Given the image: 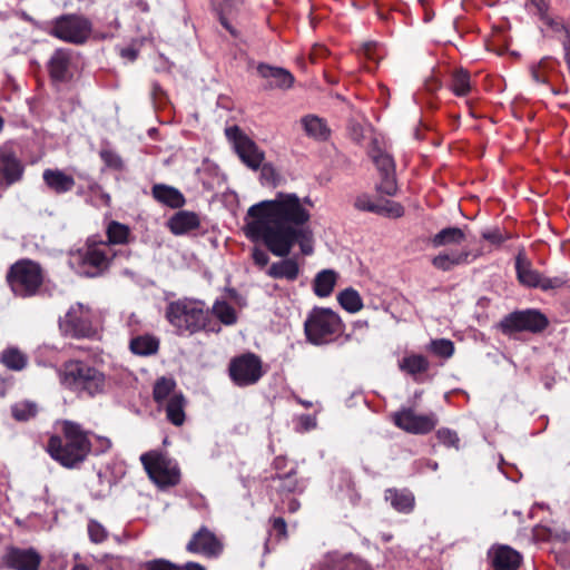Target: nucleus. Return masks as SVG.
Returning <instances> with one entry per match:
<instances>
[{
    "label": "nucleus",
    "instance_id": "0e129e2a",
    "mask_svg": "<svg viewBox=\"0 0 570 570\" xmlns=\"http://www.w3.org/2000/svg\"><path fill=\"white\" fill-rule=\"evenodd\" d=\"M325 52V49L322 47V46H317L313 49L312 53H311V59L312 61H315L316 58H318L320 56H322L323 53Z\"/></svg>",
    "mask_w": 570,
    "mask_h": 570
},
{
    "label": "nucleus",
    "instance_id": "f257e3e1",
    "mask_svg": "<svg viewBox=\"0 0 570 570\" xmlns=\"http://www.w3.org/2000/svg\"><path fill=\"white\" fill-rule=\"evenodd\" d=\"M247 216L245 235L263 242L275 256L287 257L296 243L304 255L312 254V232L306 226L311 214L297 195L278 193L275 199L250 206Z\"/></svg>",
    "mask_w": 570,
    "mask_h": 570
},
{
    "label": "nucleus",
    "instance_id": "e433bc0d",
    "mask_svg": "<svg viewBox=\"0 0 570 570\" xmlns=\"http://www.w3.org/2000/svg\"><path fill=\"white\" fill-rule=\"evenodd\" d=\"M11 413L17 421H28L37 415L38 405L32 401H20L11 406Z\"/></svg>",
    "mask_w": 570,
    "mask_h": 570
},
{
    "label": "nucleus",
    "instance_id": "dca6fc26",
    "mask_svg": "<svg viewBox=\"0 0 570 570\" xmlns=\"http://www.w3.org/2000/svg\"><path fill=\"white\" fill-rule=\"evenodd\" d=\"M1 561L6 568L11 570H38L41 556L32 548H9Z\"/></svg>",
    "mask_w": 570,
    "mask_h": 570
},
{
    "label": "nucleus",
    "instance_id": "20e7f679",
    "mask_svg": "<svg viewBox=\"0 0 570 570\" xmlns=\"http://www.w3.org/2000/svg\"><path fill=\"white\" fill-rule=\"evenodd\" d=\"M166 318L178 334L193 335L208 330L210 312L203 301L181 298L168 304Z\"/></svg>",
    "mask_w": 570,
    "mask_h": 570
},
{
    "label": "nucleus",
    "instance_id": "bb28decb",
    "mask_svg": "<svg viewBox=\"0 0 570 570\" xmlns=\"http://www.w3.org/2000/svg\"><path fill=\"white\" fill-rule=\"evenodd\" d=\"M185 405L186 401L183 394H173L165 405L167 420L176 426L183 425L186 419Z\"/></svg>",
    "mask_w": 570,
    "mask_h": 570
},
{
    "label": "nucleus",
    "instance_id": "6ab92c4d",
    "mask_svg": "<svg viewBox=\"0 0 570 570\" xmlns=\"http://www.w3.org/2000/svg\"><path fill=\"white\" fill-rule=\"evenodd\" d=\"M492 566L495 570H518L521 556L508 546H500L490 552Z\"/></svg>",
    "mask_w": 570,
    "mask_h": 570
},
{
    "label": "nucleus",
    "instance_id": "bf43d9fd",
    "mask_svg": "<svg viewBox=\"0 0 570 570\" xmlns=\"http://www.w3.org/2000/svg\"><path fill=\"white\" fill-rule=\"evenodd\" d=\"M273 527L275 530H277L279 533L286 532V522L283 518H276L273 521Z\"/></svg>",
    "mask_w": 570,
    "mask_h": 570
},
{
    "label": "nucleus",
    "instance_id": "ea45409f",
    "mask_svg": "<svg viewBox=\"0 0 570 570\" xmlns=\"http://www.w3.org/2000/svg\"><path fill=\"white\" fill-rule=\"evenodd\" d=\"M452 91L456 96H465L471 89L470 75L463 69H458L452 76Z\"/></svg>",
    "mask_w": 570,
    "mask_h": 570
},
{
    "label": "nucleus",
    "instance_id": "a878e982",
    "mask_svg": "<svg viewBox=\"0 0 570 570\" xmlns=\"http://www.w3.org/2000/svg\"><path fill=\"white\" fill-rule=\"evenodd\" d=\"M338 274L333 269L318 272L313 281V291L318 297L330 296L335 287Z\"/></svg>",
    "mask_w": 570,
    "mask_h": 570
},
{
    "label": "nucleus",
    "instance_id": "412c9836",
    "mask_svg": "<svg viewBox=\"0 0 570 570\" xmlns=\"http://www.w3.org/2000/svg\"><path fill=\"white\" fill-rule=\"evenodd\" d=\"M45 184L56 194L70 191L75 185V178L60 169H46L42 174Z\"/></svg>",
    "mask_w": 570,
    "mask_h": 570
},
{
    "label": "nucleus",
    "instance_id": "c85d7f7f",
    "mask_svg": "<svg viewBox=\"0 0 570 570\" xmlns=\"http://www.w3.org/2000/svg\"><path fill=\"white\" fill-rule=\"evenodd\" d=\"M466 236L462 228L460 227H446L436 233L431 243L433 247L449 246V245H460L465 240Z\"/></svg>",
    "mask_w": 570,
    "mask_h": 570
},
{
    "label": "nucleus",
    "instance_id": "473e14b6",
    "mask_svg": "<svg viewBox=\"0 0 570 570\" xmlns=\"http://www.w3.org/2000/svg\"><path fill=\"white\" fill-rule=\"evenodd\" d=\"M386 499L391 505L400 512H410L414 507V497L409 491L389 490Z\"/></svg>",
    "mask_w": 570,
    "mask_h": 570
},
{
    "label": "nucleus",
    "instance_id": "72a5a7b5",
    "mask_svg": "<svg viewBox=\"0 0 570 570\" xmlns=\"http://www.w3.org/2000/svg\"><path fill=\"white\" fill-rule=\"evenodd\" d=\"M302 125L305 132L315 139H326L328 129L323 119L316 116H306L302 118Z\"/></svg>",
    "mask_w": 570,
    "mask_h": 570
},
{
    "label": "nucleus",
    "instance_id": "a19ab883",
    "mask_svg": "<svg viewBox=\"0 0 570 570\" xmlns=\"http://www.w3.org/2000/svg\"><path fill=\"white\" fill-rule=\"evenodd\" d=\"M243 3L244 0H224L222 4L219 20L222 24L234 36L236 35V31L232 28L228 21V16H233L235 12H237Z\"/></svg>",
    "mask_w": 570,
    "mask_h": 570
},
{
    "label": "nucleus",
    "instance_id": "2f4dec72",
    "mask_svg": "<svg viewBox=\"0 0 570 570\" xmlns=\"http://www.w3.org/2000/svg\"><path fill=\"white\" fill-rule=\"evenodd\" d=\"M159 342L151 335H141L130 341L132 353L141 356L155 354L158 351Z\"/></svg>",
    "mask_w": 570,
    "mask_h": 570
},
{
    "label": "nucleus",
    "instance_id": "f3484780",
    "mask_svg": "<svg viewBox=\"0 0 570 570\" xmlns=\"http://www.w3.org/2000/svg\"><path fill=\"white\" fill-rule=\"evenodd\" d=\"M186 549L193 553H202L206 557H217L223 551V543L206 527H202L187 543Z\"/></svg>",
    "mask_w": 570,
    "mask_h": 570
},
{
    "label": "nucleus",
    "instance_id": "7c9ffc66",
    "mask_svg": "<svg viewBox=\"0 0 570 570\" xmlns=\"http://www.w3.org/2000/svg\"><path fill=\"white\" fill-rule=\"evenodd\" d=\"M430 363L428 358L420 354H411L404 356L400 363L399 367L401 371L406 372L410 375H416L424 373L429 370Z\"/></svg>",
    "mask_w": 570,
    "mask_h": 570
},
{
    "label": "nucleus",
    "instance_id": "58836bf2",
    "mask_svg": "<svg viewBox=\"0 0 570 570\" xmlns=\"http://www.w3.org/2000/svg\"><path fill=\"white\" fill-rule=\"evenodd\" d=\"M130 230L128 226L118 222H111L107 227V237L109 244H126L128 242Z\"/></svg>",
    "mask_w": 570,
    "mask_h": 570
},
{
    "label": "nucleus",
    "instance_id": "aec40b11",
    "mask_svg": "<svg viewBox=\"0 0 570 570\" xmlns=\"http://www.w3.org/2000/svg\"><path fill=\"white\" fill-rule=\"evenodd\" d=\"M299 265L295 258H286L274 262L266 269L267 276L275 279H285L287 282H294L299 276Z\"/></svg>",
    "mask_w": 570,
    "mask_h": 570
},
{
    "label": "nucleus",
    "instance_id": "ddd939ff",
    "mask_svg": "<svg viewBox=\"0 0 570 570\" xmlns=\"http://www.w3.org/2000/svg\"><path fill=\"white\" fill-rule=\"evenodd\" d=\"M24 167L18 158L11 144H4L0 147V187H7L16 184L22 178Z\"/></svg>",
    "mask_w": 570,
    "mask_h": 570
},
{
    "label": "nucleus",
    "instance_id": "774afa93",
    "mask_svg": "<svg viewBox=\"0 0 570 570\" xmlns=\"http://www.w3.org/2000/svg\"><path fill=\"white\" fill-rule=\"evenodd\" d=\"M71 570H89L87 566L82 564V563H77L72 567Z\"/></svg>",
    "mask_w": 570,
    "mask_h": 570
},
{
    "label": "nucleus",
    "instance_id": "864d4df0",
    "mask_svg": "<svg viewBox=\"0 0 570 570\" xmlns=\"http://www.w3.org/2000/svg\"><path fill=\"white\" fill-rule=\"evenodd\" d=\"M362 55L372 61H376L381 56L382 48L376 42H366L363 45Z\"/></svg>",
    "mask_w": 570,
    "mask_h": 570
},
{
    "label": "nucleus",
    "instance_id": "37998d69",
    "mask_svg": "<svg viewBox=\"0 0 570 570\" xmlns=\"http://www.w3.org/2000/svg\"><path fill=\"white\" fill-rule=\"evenodd\" d=\"M430 350L438 356L449 358L454 353V345L450 340H433L430 343Z\"/></svg>",
    "mask_w": 570,
    "mask_h": 570
},
{
    "label": "nucleus",
    "instance_id": "603ef678",
    "mask_svg": "<svg viewBox=\"0 0 570 570\" xmlns=\"http://www.w3.org/2000/svg\"><path fill=\"white\" fill-rule=\"evenodd\" d=\"M145 570H181V568L168 560L155 559L145 563Z\"/></svg>",
    "mask_w": 570,
    "mask_h": 570
},
{
    "label": "nucleus",
    "instance_id": "9d476101",
    "mask_svg": "<svg viewBox=\"0 0 570 570\" xmlns=\"http://www.w3.org/2000/svg\"><path fill=\"white\" fill-rule=\"evenodd\" d=\"M59 328L65 336L73 338L91 337L96 333L90 321V309L80 303L70 306L59 320Z\"/></svg>",
    "mask_w": 570,
    "mask_h": 570
},
{
    "label": "nucleus",
    "instance_id": "b1692460",
    "mask_svg": "<svg viewBox=\"0 0 570 570\" xmlns=\"http://www.w3.org/2000/svg\"><path fill=\"white\" fill-rule=\"evenodd\" d=\"M515 271L518 281L522 285L537 287L541 274L532 267L531 262L521 253L515 258Z\"/></svg>",
    "mask_w": 570,
    "mask_h": 570
},
{
    "label": "nucleus",
    "instance_id": "4d7b16f0",
    "mask_svg": "<svg viewBox=\"0 0 570 570\" xmlns=\"http://www.w3.org/2000/svg\"><path fill=\"white\" fill-rule=\"evenodd\" d=\"M549 61H550V58L546 57V58H542L540 60L538 66L531 67V76H532V79L535 82H539V83H546L547 82V78L541 76L539 70L540 69H547Z\"/></svg>",
    "mask_w": 570,
    "mask_h": 570
},
{
    "label": "nucleus",
    "instance_id": "a18cd8bd",
    "mask_svg": "<svg viewBox=\"0 0 570 570\" xmlns=\"http://www.w3.org/2000/svg\"><path fill=\"white\" fill-rule=\"evenodd\" d=\"M568 282V278L566 275H558L554 277H544L540 275L539 284L537 285L538 288H541L542 291H552L563 287Z\"/></svg>",
    "mask_w": 570,
    "mask_h": 570
},
{
    "label": "nucleus",
    "instance_id": "052dcab7",
    "mask_svg": "<svg viewBox=\"0 0 570 570\" xmlns=\"http://www.w3.org/2000/svg\"><path fill=\"white\" fill-rule=\"evenodd\" d=\"M97 441L99 443V452H106L111 446V441L108 438L99 436Z\"/></svg>",
    "mask_w": 570,
    "mask_h": 570
},
{
    "label": "nucleus",
    "instance_id": "a211bd4d",
    "mask_svg": "<svg viewBox=\"0 0 570 570\" xmlns=\"http://www.w3.org/2000/svg\"><path fill=\"white\" fill-rule=\"evenodd\" d=\"M258 75L266 79L268 88L288 89L294 83V76L286 69L261 63L257 67Z\"/></svg>",
    "mask_w": 570,
    "mask_h": 570
},
{
    "label": "nucleus",
    "instance_id": "f8f14e48",
    "mask_svg": "<svg viewBox=\"0 0 570 570\" xmlns=\"http://www.w3.org/2000/svg\"><path fill=\"white\" fill-rule=\"evenodd\" d=\"M229 375L238 386L255 384L263 375L261 358L252 353L234 358Z\"/></svg>",
    "mask_w": 570,
    "mask_h": 570
},
{
    "label": "nucleus",
    "instance_id": "6e6552de",
    "mask_svg": "<svg viewBox=\"0 0 570 570\" xmlns=\"http://www.w3.org/2000/svg\"><path fill=\"white\" fill-rule=\"evenodd\" d=\"M8 282L12 292L21 297H29L39 291L43 274L39 264L23 259L13 264L8 273Z\"/></svg>",
    "mask_w": 570,
    "mask_h": 570
},
{
    "label": "nucleus",
    "instance_id": "4468645a",
    "mask_svg": "<svg viewBox=\"0 0 570 570\" xmlns=\"http://www.w3.org/2000/svg\"><path fill=\"white\" fill-rule=\"evenodd\" d=\"M547 324L544 315L538 311L528 309L510 314L501 322V327L507 333L519 331L537 332L543 330Z\"/></svg>",
    "mask_w": 570,
    "mask_h": 570
},
{
    "label": "nucleus",
    "instance_id": "9b49d317",
    "mask_svg": "<svg viewBox=\"0 0 570 570\" xmlns=\"http://www.w3.org/2000/svg\"><path fill=\"white\" fill-rule=\"evenodd\" d=\"M227 139L233 144V147L240 158V160L253 170H257L264 159V151L245 135L238 126H230L225 129Z\"/></svg>",
    "mask_w": 570,
    "mask_h": 570
},
{
    "label": "nucleus",
    "instance_id": "2eb2a0df",
    "mask_svg": "<svg viewBox=\"0 0 570 570\" xmlns=\"http://www.w3.org/2000/svg\"><path fill=\"white\" fill-rule=\"evenodd\" d=\"M393 419L396 426L413 434L429 433L438 423L434 414L421 415L411 409H403L396 412Z\"/></svg>",
    "mask_w": 570,
    "mask_h": 570
},
{
    "label": "nucleus",
    "instance_id": "6e6d98bb",
    "mask_svg": "<svg viewBox=\"0 0 570 570\" xmlns=\"http://www.w3.org/2000/svg\"><path fill=\"white\" fill-rule=\"evenodd\" d=\"M252 258L254 261V264L256 266H258L259 268L267 267L268 262H269V256H268L267 252L259 247H254L252 249Z\"/></svg>",
    "mask_w": 570,
    "mask_h": 570
},
{
    "label": "nucleus",
    "instance_id": "5fc2aeb1",
    "mask_svg": "<svg viewBox=\"0 0 570 570\" xmlns=\"http://www.w3.org/2000/svg\"><path fill=\"white\" fill-rule=\"evenodd\" d=\"M100 157L109 167H112L115 169H120L122 167L121 158L119 157V155L111 150H102L100 153Z\"/></svg>",
    "mask_w": 570,
    "mask_h": 570
},
{
    "label": "nucleus",
    "instance_id": "f03ea898",
    "mask_svg": "<svg viewBox=\"0 0 570 570\" xmlns=\"http://www.w3.org/2000/svg\"><path fill=\"white\" fill-rule=\"evenodd\" d=\"M63 436H51L47 450L50 456L68 469L82 463L91 450L88 434L79 424L66 421L62 428Z\"/></svg>",
    "mask_w": 570,
    "mask_h": 570
},
{
    "label": "nucleus",
    "instance_id": "423d86ee",
    "mask_svg": "<svg viewBox=\"0 0 570 570\" xmlns=\"http://www.w3.org/2000/svg\"><path fill=\"white\" fill-rule=\"evenodd\" d=\"M304 330L308 342L323 345L332 342L342 330L341 317L331 308L315 307L308 314Z\"/></svg>",
    "mask_w": 570,
    "mask_h": 570
},
{
    "label": "nucleus",
    "instance_id": "5701e85b",
    "mask_svg": "<svg viewBox=\"0 0 570 570\" xmlns=\"http://www.w3.org/2000/svg\"><path fill=\"white\" fill-rule=\"evenodd\" d=\"M168 226L173 234L183 235L198 228L199 218L195 213L183 210L170 218Z\"/></svg>",
    "mask_w": 570,
    "mask_h": 570
},
{
    "label": "nucleus",
    "instance_id": "f704fd0d",
    "mask_svg": "<svg viewBox=\"0 0 570 570\" xmlns=\"http://www.w3.org/2000/svg\"><path fill=\"white\" fill-rule=\"evenodd\" d=\"M212 313L224 324L234 325L237 322L235 308L225 301H216L213 305Z\"/></svg>",
    "mask_w": 570,
    "mask_h": 570
},
{
    "label": "nucleus",
    "instance_id": "7ed1b4c3",
    "mask_svg": "<svg viewBox=\"0 0 570 570\" xmlns=\"http://www.w3.org/2000/svg\"><path fill=\"white\" fill-rule=\"evenodd\" d=\"M60 384L78 395L96 396L105 391V374L81 360H69L58 370Z\"/></svg>",
    "mask_w": 570,
    "mask_h": 570
},
{
    "label": "nucleus",
    "instance_id": "09e8293b",
    "mask_svg": "<svg viewBox=\"0 0 570 570\" xmlns=\"http://www.w3.org/2000/svg\"><path fill=\"white\" fill-rule=\"evenodd\" d=\"M377 190L389 196L395 195L397 191L395 173L381 175V181L377 186Z\"/></svg>",
    "mask_w": 570,
    "mask_h": 570
},
{
    "label": "nucleus",
    "instance_id": "39448f33",
    "mask_svg": "<svg viewBox=\"0 0 570 570\" xmlns=\"http://www.w3.org/2000/svg\"><path fill=\"white\" fill-rule=\"evenodd\" d=\"M111 258L112 254L107 243L88 239L81 248L71 254L70 264L80 275L97 277L108 269Z\"/></svg>",
    "mask_w": 570,
    "mask_h": 570
},
{
    "label": "nucleus",
    "instance_id": "c9c22d12",
    "mask_svg": "<svg viewBox=\"0 0 570 570\" xmlns=\"http://www.w3.org/2000/svg\"><path fill=\"white\" fill-rule=\"evenodd\" d=\"M337 301L350 313H356L363 307L360 294L353 288L342 291L337 296Z\"/></svg>",
    "mask_w": 570,
    "mask_h": 570
},
{
    "label": "nucleus",
    "instance_id": "de8ad7c7",
    "mask_svg": "<svg viewBox=\"0 0 570 570\" xmlns=\"http://www.w3.org/2000/svg\"><path fill=\"white\" fill-rule=\"evenodd\" d=\"M354 206L358 210L370 212L376 214L379 206V198H373L367 194H362L355 198Z\"/></svg>",
    "mask_w": 570,
    "mask_h": 570
},
{
    "label": "nucleus",
    "instance_id": "c756f323",
    "mask_svg": "<svg viewBox=\"0 0 570 570\" xmlns=\"http://www.w3.org/2000/svg\"><path fill=\"white\" fill-rule=\"evenodd\" d=\"M0 362L8 370L22 371L28 364V356L19 348L10 346L2 351Z\"/></svg>",
    "mask_w": 570,
    "mask_h": 570
},
{
    "label": "nucleus",
    "instance_id": "c03bdc74",
    "mask_svg": "<svg viewBox=\"0 0 570 570\" xmlns=\"http://www.w3.org/2000/svg\"><path fill=\"white\" fill-rule=\"evenodd\" d=\"M373 160L381 175L395 173L394 160L389 154L377 151V154L373 155Z\"/></svg>",
    "mask_w": 570,
    "mask_h": 570
},
{
    "label": "nucleus",
    "instance_id": "13d9d810",
    "mask_svg": "<svg viewBox=\"0 0 570 570\" xmlns=\"http://www.w3.org/2000/svg\"><path fill=\"white\" fill-rule=\"evenodd\" d=\"M528 1L537 9L541 19L547 18V11L549 8L547 0H528Z\"/></svg>",
    "mask_w": 570,
    "mask_h": 570
},
{
    "label": "nucleus",
    "instance_id": "49530a36",
    "mask_svg": "<svg viewBox=\"0 0 570 570\" xmlns=\"http://www.w3.org/2000/svg\"><path fill=\"white\" fill-rule=\"evenodd\" d=\"M278 488L281 491L292 493L297 491L301 492L303 490V487L301 485L299 481L295 476V473L293 472H288L283 476H278Z\"/></svg>",
    "mask_w": 570,
    "mask_h": 570
},
{
    "label": "nucleus",
    "instance_id": "338daca9",
    "mask_svg": "<svg viewBox=\"0 0 570 570\" xmlns=\"http://www.w3.org/2000/svg\"><path fill=\"white\" fill-rule=\"evenodd\" d=\"M185 570H205L204 567H202L200 564L198 563H195V562H188L185 567Z\"/></svg>",
    "mask_w": 570,
    "mask_h": 570
},
{
    "label": "nucleus",
    "instance_id": "4c0bfd02",
    "mask_svg": "<svg viewBox=\"0 0 570 570\" xmlns=\"http://www.w3.org/2000/svg\"><path fill=\"white\" fill-rule=\"evenodd\" d=\"M175 381L167 377H160L156 381L154 386V399L158 404L167 402L174 394Z\"/></svg>",
    "mask_w": 570,
    "mask_h": 570
},
{
    "label": "nucleus",
    "instance_id": "69168bd1",
    "mask_svg": "<svg viewBox=\"0 0 570 570\" xmlns=\"http://www.w3.org/2000/svg\"><path fill=\"white\" fill-rule=\"evenodd\" d=\"M484 238L491 240L492 243H500L501 236L498 233H488L483 235Z\"/></svg>",
    "mask_w": 570,
    "mask_h": 570
},
{
    "label": "nucleus",
    "instance_id": "1a4fd4ad",
    "mask_svg": "<svg viewBox=\"0 0 570 570\" xmlns=\"http://www.w3.org/2000/svg\"><path fill=\"white\" fill-rule=\"evenodd\" d=\"M92 31L89 19L79 14H62L52 21L49 33L65 42L85 43Z\"/></svg>",
    "mask_w": 570,
    "mask_h": 570
},
{
    "label": "nucleus",
    "instance_id": "cd10ccee",
    "mask_svg": "<svg viewBox=\"0 0 570 570\" xmlns=\"http://www.w3.org/2000/svg\"><path fill=\"white\" fill-rule=\"evenodd\" d=\"M470 250L441 253L432 259L435 268L441 271H450L454 266L469 263Z\"/></svg>",
    "mask_w": 570,
    "mask_h": 570
},
{
    "label": "nucleus",
    "instance_id": "e2e57ef3",
    "mask_svg": "<svg viewBox=\"0 0 570 570\" xmlns=\"http://www.w3.org/2000/svg\"><path fill=\"white\" fill-rule=\"evenodd\" d=\"M301 507V503L296 499H291L287 504V510L292 513L296 512Z\"/></svg>",
    "mask_w": 570,
    "mask_h": 570
},
{
    "label": "nucleus",
    "instance_id": "393cba45",
    "mask_svg": "<svg viewBox=\"0 0 570 570\" xmlns=\"http://www.w3.org/2000/svg\"><path fill=\"white\" fill-rule=\"evenodd\" d=\"M155 199L171 208H179L185 204L184 195L176 188L163 184L153 187Z\"/></svg>",
    "mask_w": 570,
    "mask_h": 570
},
{
    "label": "nucleus",
    "instance_id": "4be33fe9",
    "mask_svg": "<svg viewBox=\"0 0 570 570\" xmlns=\"http://www.w3.org/2000/svg\"><path fill=\"white\" fill-rule=\"evenodd\" d=\"M70 52L66 49H57L49 60L50 77L55 81H66L69 75Z\"/></svg>",
    "mask_w": 570,
    "mask_h": 570
},
{
    "label": "nucleus",
    "instance_id": "3c124183",
    "mask_svg": "<svg viewBox=\"0 0 570 570\" xmlns=\"http://www.w3.org/2000/svg\"><path fill=\"white\" fill-rule=\"evenodd\" d=\"M436 436L439 441L445 446L454 448L456 450L459 449L460 439L454 431L449 429H440L436 432Z\"/></svg>",
    "mask_w": 570,
    "mask_h": 570
},
{
    "label": "nucleus",
    "instance_id": "79ce46f5",
    "mask_svg": "<svg viewBox=\"0 0 570 570\" xmlns=\"http://www.w3.org/2000/svg\"><path fill=\"white\" fill-rule=\"evenodd\" d=\"M376 214L391 218H399L403 216L404 208L401 204L396 202L379 197V206L376 208Z\"/></svg>",
    "mask_w": 570,
    "mask_h": 570
},
{
    "label": "nucleus",
    "instance_id": "8fccbe9b",
    "mask_svg": "<svg viewBox=\"0 0 570 570\" xmlns=\"http://www.w3.org/2000/svg\"><path fill=\"white\" fill-rule=\"evenodd\" d=\"M88 534L94 543H101L107 539L106 529L95 520H90L88 523Z\"/></svg>",
    "mask_w": 570,
    "mask_h": 570
},
{
    "label": "nucleus",
    "instance_id": "680f3d73",
    "mask_svg": "<svg viewBox=\"0 0 570 570\" xmlns=\"http://www.w3.org/2000/svg\"><path fill=\"white\" fill-rule=\"evenodd\" d=\"M120 55L130 61H134L137 58V51L134 48H124L121 49Z\"/></svg>",
    "mask_w": 570,
    "mask_h": 570
},
{
    "label": "nucleus",
    "instance_id": "0eeeda50",
    "mask_svg": "<svg viewBox=\"0 0 570 570\" xmlns=\"http://www.w3.org/2000/svg\"><path fill=\"white\" fill-rule=\"evenodd\" d=\"M140 462L149 479L159 488L174 487L180 481L177 462L167 454L153 450L140 455Z\"/></svg>",
    "mask_w": 570,
    "mask_h": 570
}]
</instances>
